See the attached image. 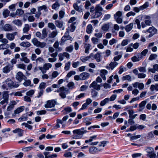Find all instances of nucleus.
<instances>
[{"label": "nucleus", "instance_id": "10", "mask_svg": "<svg viewBox=\"0 0 158 158\" xmlns=\"http://www.w3.org/2000/svg\"><path fill=\"white\" fill-rule=\"evenodd\" d=\"M17 32H15L12 33H7L6 34V37L10 41L13 40L15 38V36L17 35Z\"/></svg>", "mask_w": 158, "mask_h": 158}, {"label": "nucleus", "instance_id": "59", "mask_svg": "<svg viewBox=\"0 0 158 158\" xmlns=\"http://www.w3.org/2000/svg\"><path fill=\"white\" fill-rule=\"evenodd\" d=\"M70 64V62H68L65 64L64 69L66 71H68L69 69Z\"/></svg>", "mask_w": 158, "mask_h": 158}, {"label": "nucleus", "instance_id": "4", "mask_svg": "<svg viewBox=\"0 0 158 158\" xmlns=\"http://www.w3.org/2000/svg\"><path fill=\"white\" fill-rule=\"evenodd\" d=\"M52 67V64L50 63H46L44 65L43 67H40L39 68L43 73H45L46 71L50 69Z\"/></svg>", "mask_w": 158, "mask_h": 158}, {"label": "nucleus", "instance_id": "16", "mask_svg": "<svg viewBox=\"0 0 158 158\" xmlns=\"http://www.w3.org/2000/svg\"><path fill=\"white\" fill-rule=\"evenodd\" d=\"M90 74L89 73L83 72L80 74L81 80H85L89 77Z\"/></svg>", "mask_w": 158, "mask_h": 158}, {"label": "nucleus", "instance_id": "46", "mask_svg": "<svg viewBox=\"0 0 158 158\" xmlns=\"http://www.w3.org/2000/svg\"><path fill=\"white\" fill-rule=\"evenodd\" d=\"M148 6L149 2H146L143 5L140 6V9H141V10H143L148 7Z\"/></svg>", "mask_w": 158, "mask_h": 158}, {"label": "nucleus", "instance_id": "39", "mask_svg": "<svg viewBox=\"0 0 158 158\" xmlns=\"http://www.w3.org/2000/svg\"><path fill=\"white\" fill-rule=\"evenodd\" d=\"M10 11L8 9H6L2 13L3 15L5 18L7 17L10 14Z\"/></svg>", "mask_w": 158, "mask_h": 158}, {"label": "nucleus", "instance_id": "1", "mask_svg": "<svg viewBox=\"0 0 158 158\" xmlns=\"http://www.w3.org/2000/svg\"><path fill=\"white\" fill-rule=\"evenodd\" d=\"M19 84L16 81H13L10 78L6 79L4 81L2 86V88L4 89H12L18 87L19 86Z\"/></svg>", "mask_w": 158, "mask_h": 158}, {"label": "nucleus", "instance_id": "31", "mask_svg": "<svg viewBox=\"0 0 158 158\" xmlns=\"http://www.w3.org/2000/svg\"><path fill=\"white\" fill-rule=\"evenodd\" d=\"M118 64V63L115 61H112L110 64V69L113 70L114 68L116 67Z\"/></svg>", "mask_w": 158, "mask_h": 158}, {"label": "nucleus", "instance_id": "36", "mask_svg": "<svg viewBox=\"0 0 158 158\" xmlns=\"http://www.w3.org/2000/svg\"><path fill=\"white\" fill-rule=\"evenodd\" d=\"M30 28V27L28 24H25L24 27L23 29V33H25L28 32Z\"/></svg>", "mask_w": 158, "mask_h": 158}, {"label": "nucleus", "instance_id": "13", "mask_svg": "<svg viewBox=\"0 0 158 158\" xmlns=\"http://www.w3.org/2000/svg\"><path fill=\"white\" fill-rule=\"evenodd\" d=\"M13 65H8L4 67L3 69V72L5 73H7L9 72L10 71L13 69Z\"/></svg>", "mask_w": 158, "mask_h": 158}, {"label": "nucleus", "instance_id": "62", "mask_svg": "<svg viewBox=\"0 0 158 158\" xmlns=\"http://www.w3.org/2000/svg\"><path fill=\"white\" fill-rule=\"evenodd\" d=\"M138 69L141 72L145 73L146 72V69L145 67H139Z\"/></svg>", "mask_w": 158, "mask_h": 158}, {"label": "nucleus", "instance_id": "12", "mask_svg": "<svg viewBox=\"0 0 158 158\" xmlns=\"http://www.w3.org/2000/svg\"><path fill=\"white\" fill-rule=\"evenodd\" d=\"M73 7L75 10L79 12H81L83 11L82 5L79 6L77 3H75L73 4Z\"/></svg>", "mask_w": 158, "mask_h": 158}, {"label": "nucleus", "instance_id": "45", "mask_svg": "<svg viewBox=\"0 0 158 158\" xmlns=\"http://www.w3.org/2000/svg\"><path fill=\"white\" fill-rule=\"evenodd\" d=\"M35 91L33 89H31L26 93L27 95L31 97L34 94Z\"/></svg>", "mask_w": 158, "mask_h": 158}, {"label": "nucleus", "instance_id": "53", "mask_svg": "<svg viewBox=\"0 0 158 158\" xmlns=\"http://www.w3.org/2000/svg\"><path fill=\"white\" fill-rule=\"evenodd\" d=\"M148 52L147 49H145L143 51L140 53L138 54L139 55H141L143 57V56H145Z\"/></svg>", "mask_w": 158, "mask_h": 158}, {"label": "nucleus", "instance_id": "41", "mask_svg": "<svg viewBox=\"0 0 158 158\" xmlns=\"http://www.w3.org/2000/svg\"><path fill=\"white\" fill-rule=\"evenodd\" d=\"M31 42L34 45L37 47L40 41L36 38H34L32 40Z\"/></svg>", "mask_w": 158, "mask_h": 158}, {"label": "nucleus", "instance_id": "35", "mask_svg": "<svg viewBox=\"0 0 158 158\" xmlns=\"http://www.w3.org/2000/svg\"><path fill=\"white\" fill-rule=\"evenodd\" d=\"M109 102V98H106L101 102L100 103V105L101 106H103Z\"/></svg>", "mask_w": 158, "mask_h": 158}, {"label": "nucleus", "instance_id": "29", "mask_svg": "<svg viewBox=\"0 0 158 158\" xmlns=\"http://www.w3.org/2000/svg\"><path fill=\"white\" fill-rule=\"evenodd\" d=\"M91 47V45L89 44H85L84 48H85V53L87 54H88L89 53V50Z\"/></svg>", "mask_w": 158, "mask_h": 158}, {"label": "nucleus", "instance_id": "23", "mask_svg": "<svg viewBox=\"0 0 158 158\" xmlns=\"http://www.w3.org/2000/svg\"><path fill=\"white\" fill-rule=\"evenodd\" d=\"M147 103L146 101H142L139 105V111H141L145 107V106Z\"/></svg>", "mask_w": 158, "mask_h": 158}, {"label": "nucleus", "instance_id": "8", "mask_svg": "<svg viewBox=\"0 0 158 158\" xmlns=\"http://www.w3.org/2000/svg\"><path fill=\"white\" fill-rule=\"evenodd\" d=\"M56 102L54 100H48L45 105V107L46 108L54 107Z\"/></svg>", "mask_w": 158, "mask_h": 158}, {"label": "nucleus", "instance_id": "55", "mask_svg": "<svg viewBox=\"0 0 158 158\" xmlns=\"http://www.w3.org/2000/svg\"><path fill=\"white\" fill-rule=\"evenodd\" d=\"M74 83L73 82H69L67 84V86L69 89H73L74 87Z\"/></svg>", "mask_w": 158, "mask_h": 158}, {"label": "nucleus", "instance_id": "20", "mask_svg": "<svg viewBox=\"0 0 158 158\" xmlns=\"http://www.w3.org/2000/svg\"><path fill=\"white\" fill-rule=\"evenodd\" d=\"M2 98L4 100H5L9 101V95L8 92L7 91H4L2 93Z\"/></svg>", "mask_w": 158, "mask_h": 158}, {"label": "nucleus", "instance_id": "18", "mask_svg": "<svg viewBox=\"0 0 158 158\" xmlns=\"http://www.w3.org/2000/svg\"><path fill=\"white\" fill-rule=\"evenodd\" d=\"M48 35V32L46 28L43 29L42 31V35L41 39L43 40L46 38Z\"/></svg>", "mask_w": 158, "mask_h": 158}, {"label": "nucleus", "instance_id": "9", "mask_svg": "<svg viewBox=\"0 0 158 158\" xmlns=\"http://www.w3.org/2000/svg\"><path fill=\"white\" fill-rule=\"evenodd\" d=\"M102 86V85L98 84V83H96V81H93L89 85V87L90 88H92L93 89L99 91L101 89V87Z\"/></svg>", "mask_w": 158, "mask_h": 158}, {"label": "nucleus", "instance_id": "38", "mask_svg": "<svg viewBox=\"0 0 158 158\" xmlns=\"http://www.w3.org/2000/svg\"><path fill=\"white\" fill-rule=\"evenodd\" d=\"M58 32L57 31H53L49 35V37L52 38H55L57 35Z\"/></svg>", "mask_w": 158, "mask_h": 158}, {"label": "nucleus", "instance_id": "6", "mask_svg": "<svg viewBox=\"0 0 158 158\" xmlns=\"http://www.w3.org/2000/svg\"><path fill=\"white\" fill-rule=\"evenodd\" d=\"M157 30L153 27H150L149 28L146 30L143 31V32L146 33L149 32L150 33L149 35V37H150L152 36L153 35L156 34L157 33Z\"/></svg>", "mask_w": 158, "mask_h": 158}, {"label": "nucleus", "instance_id": "54", "mask_svg": "<svg viewBox=\"0 0 158 158\" xmlns=\"http://www.w3.org/2000/svg\"><path fill=\"white\" fill-rule=\"evenodd\" d=\"M20 60L22 61H24L26 63H29L30 62V60L28 59L27 57H22L20 59Z\"/></svg>", "mask_w": 158, "mask_h": 158}, {"label": "nucleus", "instance_id": "28", "mask_svg": "<svg viewBox=\"0 0 158 158\" xmlns=\"http://www.w3.org/2000/svg\"><path fill=\"white\" fill-rule=\"evenodd\" d=\"M55 24L58 27L61 28L63 27V22L62 21L57 20L55 21Z\"/></svg>", "mask_w": 158, "mask_h": 158}, {"label": "nucleus", "instance_id": "44", "mask_svg": "<svg viewBox=\"0 0 158 158\" xmlns=\"http://www.w3.org/2000/svg\"><path fill=\"white\" fill-rule=\"evenodd\" d=\"M48 27L52 30L56 29V27L52 23H50L48 24Z\"/></svg>", "mask_w": 158, "mask_h": 158}, {"label": "nucleus", "instance_id": "34", "mask_svg": "<svg viewBox=\"0 0 158 158\" xmlns=\"http://www.w3.org/2000/svg\"><path fill=\"white\" fill-rule=\"evenodd\" d=\"M93 30V27L91 24L88 25L86 28V32L88 34L91 33Z\"/></svg>", "mask_w": 158, "mask_h": 158}, {"label": "nucleus", "instance_id": "15", "mask_svg": "<svg viewBox=\"0 0 158 158\" xmlns=\"http://www.w3.org/2000/svg\"><path fill=\"white\" fill-rule=\"evenodd\" d=\"M102 52H98L94 55V58L98 62L101 61L102 58L101 57Z\"/></svg>", "mask_w": 158, "mask_h": 158}, {"label": "nucleus", "instance_id": "48", "mask_svg": "<svg viewBox=\"0 0 158 158\" xmlns=\"http://www.w3.org/2000/svg\"><path fill=\"white\" fill-rule=\"evenodd\" d=\"M52 38L49 37V36L48 35V37L46 39V42L48 44H51L53 43L54 41V40L52 39Z\"/></svg>", "mask_w": 158, "mask_h": 158}, {"label": "nucleus", "instance_id": "58", "mask_svg": "<svg viewBox=\"0 0 158 158\" xmlns=\"http://www.w3.org/2000/svg\"><path fill=\"white\" fill-rule=\"evenodd\" d=\"M122 55L121 54L119 55L116 56H114L113 58V60L114 61L116 62L119 60L122 57Z\"/></svg>", "mask_w": 158, "mask_h": 158}, {"label": "nucleus", "instance_id": "50", "mask_svg": "<svg viewBox=\"0 0 158 158\" xmlns=\"http://www.w3.org/2000/svg\"><path fill=\"white\" fill-rule=\"evenodd\" d=\"M102 14V12L95 11L94 15V18H97L100 16Z\"/></svg>", "mask_w": 158, "mask_h": 158}, {"label": "nucleus", "instance_id": "11", "mask_svg": "<svg viewBox=\"0 0 158 158\" xmlns=\"http://www.w3.org/2000/svg\"><path fill=\"white\" fill-rule=\"evenodd\" d=\"M26 78L25 76L21 72H18L16 75V79L19 81H21L23 79L24 80Z\"/></svg>", "mask_w": 158, "mask_h": 158}, {"label": "nucleus", "instance_id": "5", "mask_svg": "<svg viewBox=\"0 0 158 158\" xmlns=\"http://www.w3.org/2000/svg\"><path fill=\"white\" fill-rule=\"evenodd\" d=\"M73 39L69 35V32L68 31H67L65 33L64 35L63 36L61 39V43L60 44L62 45V43H64L67 40H70L72 41Z\"/></svg>", "mask_w": 158, "mask_h": 158}, {"label": "nucleus", "instance_id": "21", "mask_svg": "<svg viewBox=\"0 0 158 158\" xmlns=\"http://www.w3.org/2000/svg\"><path fill=\"white\" fill-rule=\"evenodd\" d=\"M142 58V57L141 55H137V56H135L131 58L132 61L134 62L138 61Z\"/></svg>", "mask_w": 158, "mask_h": 158}, {"label": "nucleus", "instance_id": "37", "mask_svg": "<svg viewBox=\"0 0 158 158\" xmlns=\"http://www.w3.org/2000/svg\"><path fill=\"white\" fill-rule=\"evenodd\" d=\"M24 12L23 10L20 9H17L16 11L17 15L19 16L22 15L23 14Z\"/></svg>", "mask_w": 158, "mask_h": 158}, {"label": "nucleus", "instance_id": "47", "mask_svg": "<svg viewBox=\"0 0 158 158\" xmlns=\"http://www.w3.org/2000/svg\"><path fill=\"white\" fill-rule=\"evenodd\" d=\"M157 57V55L155 54H151L148 60H152L155 59Z\"/></svg>", "mask_w": 158, "mask_h": 158}, {"label": "nucleus", "instance_id": "2", "mask_svg": "<svg viewBox=\"0 0 158 158\" xmlns=\"http://www.w3.org/2000/svg\"><path fill=\"white\" fill-rule=\"evenodd\" d=\"M87 132L86 130H85L84 127H82L80 129H77L73 131V135L72 138L73 139H79L81 138L83 135Z\"/></svg>", "mask_w": 158, "mask_h": 158}, {"label": "nucleus", "instance_id": "64", "mask_svg": "<svg viewBox=\"0 0 158 158\" xmlns=\"http://www.w3.org/2000/svg\"><path fill=\"white\" fill-rule=\"evenodd\" d=\"M122 15V13L120 11H118L114 15V18L120 17Z\"/></svg>", "mask_w": 158, "mask_h": 158}, {"label": "nucleus", "instance_id": "19", "mask_svg": "<svg viewBox=\"0 0 158 158\" xmlns=\"http://www.w3.org/2000/svg\"><path fill=\"white\" fill-rule=\"evenodd\" d=\"M24 110V106H20L18 108H17L16 110H15L14 111V115L13 114V116H15V114H18L20 112H22Z\"/></svg>", "mask_w": 158, "mask_h": 158}, {"label": "nucleus", "instance_id": "30", "mask_svg": "<svg viewBox=\"0 0 158 158\" xmlns=\"http://www.w3.org/2000/svg\"><path fill=\"white\" fill-rule=\"evenodd\" d=\"M150 89L152 92L154 90L158 91V84H156L155 85H151Z\"/></svg>", "mask_w": 158, "mask_h": 158}, {"label": "nucleus", "instance_id": "25", "mask_svg": "<svg viewBox=\"0 0 158 158\" xmlns=\"http://www.w3.org/2000/svg\"><path fill=\"white\" fill-rule=\"evenodd\" d=\"M133 23H131L125 27V29L127 32L130 31L133 28Z\"/></svg>", "mask_w": 158, "mask_h": 158}, {"label": "nucleus", "instance_id": "63", "mask_svg": "<svg viewBox=\"0 0 158 158\" xmlns=\"http://www.w3.org/2000/svg\"><path fill=\"white\" fill-rule=\"evenodd\" d=\"M27 118H28V117L27 115L25 116V115H23V116H22L20 118H19V120L20 122H21L22 121H26L27 119Z\"/></svg>", "mask_w": 158, "mask_h": 158}, {"label": "nucleus", "instance_id": "57", "mask_svg": "<svg viewBox=\"0 0 158 158\" xmlns=\"http://www.w3.org/2000/svg\"><path fill=\"white\" fill-rule=\"evenodd\" d=\"M81 60L83 62H85L89 59V57L87 56H82L80 58Z\"/></svg>", "mask_w": 158, "mask_h": 158}, {"label": "nucleus", "instance_id": "14", "mask_svg": "<svg viewBox=\"0 0 158 158\" xmlns=\"http://www.w3.org/2000/svg\"><path fill=\"white\" fill-rule=\"evenodd\" d=\"M2 30L5 31H11L13 30V27L10 24H6L3 26Z\"/></svg>", "mask_w": 158, "mask_h": 158}, {"label": "nucleus", "instance_id": "56", "mask_svg": "<svg viewBox=\"0 0 158 158\" xmlns=\"http://www.w3.org/2000/svg\"><path fill=\"white\" fill-rule=\"evenodd\" d=\"M76 72L74 71H71L67 75L66 77H70L72 75L75 74Z\"/></svg>", "mask_w": 158, "mask_h": 158}, {"label": "nucleus", "instance_id": "33", "mask_svg": "<svg viewBox=\"0 0 158 158\" xmlns=\"http://www.w3.org/2000/svg\"><path fill=\"white\" fill-rule=\"evenodd\" d=\"M97 148L95 147H92L89 148V151L90 153L94 154L97 151Z\"/></svg>", "mask_w": 158, "mask_h": 158}, {"label": "nucleus", "instance_id": "42", "mask_svg": "<svg viewBox=\"0 0 158 158\" xmlns=\"http://www.w3.org/2000/svg\"><path fill=\"white\" fill-rule=\"evenodd\" d=\"M17 67L23 70L26 69V65L23 64H16Z\"/></svg>", "mask_w": 158, "mask_h": 158}, {"label": "nucleus", "instance_id": "17", "mask_svg": "<svg viewBox=\"0 0 158 158\" xmlns=\"http://www.w3.org/2000/svg\"><path fill=\"white\" fill-rule=\"evenodd\" d=\"M23 131L20 128H17L14 130L13 132L14 133H18V135L19 136L21 137L23 136Z\"/></svg>", "mask_w": 158, "mask_h": 158}, {"label": "nucleus", "instance_id": "49", "mask_svg": "<svg viewBox=\"0 0 158 158\" xmlns=\"http://www.w3.org/2000/svg\"><path fill=\"white\" fill-rule=\"evenodd\" d=\"M43 10H44L45 11L47 10V7L46 5H44L38 7V11L41 12V11Z\"/></svg>", "mask_w": 158, "mask_h": 158}, {"label": "nucleus", "instance_id": "32", "mask_svg": "<svg viewBox=\"0 0 158 158\" xmlns=\"http://www.w3.org/2000/svg\"><path fill=\"white\" fill-rule=\"evenodd\" d=\"M60 4L58 2H56L52 6V8L55 10H57L60 6Z\"/></svg>", "mask_w": 158, "mask_h": 158}, {"label": "nucleus", "instance_id": "51", "mask_svg": "<svg viewBox=\"0 0 158 158\" xmlns=\"http://www.w3.org/2000/svg\"><path fill=\"white\" fill-rule=\"evenodd\" d=\"M16 4H12L9 6V9L12 11H13L15 10V7Z\"/></svg>", "mask_w": 158, "mask_h": 158}, {"label": "nucleus", "instance_id": "43", "mask_svg": "<svg viewBox=\"0 0 158 158\" xmlns=\"http://www.w3.org/2000/svg\"><path fill=\"white\" fill-rule=\"evenodd\" d=\"M73 49V47L72 45H70L69 46L67 47L65 50L68 52H72Z\"/></svg>", "mask_w": 158, "mask_h": 158}, {"label": "nucleus", "instance_id": "26", "mask_svg": "<svg viewBox=\"0 0 158 158\" xmlns=\"http://www.w3.org/2000/svg\"><path fill=\"white\" fill-rule=\"evenodd\" d=\"M109 27L110 25L109 23L104 24L102 27L101 29L103 31L106 32L108 30Z\"/></svg>", "mask_w": 158, "mask_h": 158}, {"label": "nucleus", "instance_id": "52", "mask_svg": "<svg viewBox=\"0 0 158 158\" xmlns=\"http://www.w3.org/2000/svg\"><path fill=\"white\" fill-rule=\"evenodd\" d=\"M65 14V12L63 10H60L59 12V19H62L64 16Z\"/></svg>", "mask_w": 158, "mask_h": 158}, {"label": "nucleus", "instance_id": "27", "mask_svg": "<svg viewBox=\"0 0 158 158\" xmlns=\"http://www.w3.org/2000/svg\"><path fill=\"white\" fill-rule=\"evenodd\" d=\"M19 45L22 47L28 48L31 46V44L28 42H23L21 43Z\"/></svg>", "mask_w": 158, "mask_h": 158}, {"label": "nucleus", "instance_id": "3", "mask_svg": "<svg viewBox=\"0 0 158 158\" xmlns=\"http://www.w3.org/2000/svg\"><path fill=\"white\" fill-rule=\"evenodd\" d=\"M56 91L59 93V95L63 99L65 98L66 97V95L69 93V90L64 86L61 87Z\"/></svg>", "mask_w": 158, "mask_h": 158}, {"label": "nucleus", "instance_id": "22", "mask_svg": "<svg viewBox=\"0 0 158 158\" xmlns=\"http://www.w3.org/2000/svg\"><path fill=\"white\" fill-rule=\"evenodd\" d=\"M128 112L130 118L134 119L135 118L136 116L137 115V114L134 115L133 114L134 113V112L132 110H128Z\"/></svg>", "mask_w": 158, "mask_h": 158}, {"label": "nucleus", "instance_id": "60", "mask_svg": "<svg viewBox=\"0 0 158 158\" xmlns=\"http://www.w3.org/2000/svg\"><path fill=\"white\" fill-rule=\"evenodd\" d=\"M46 86V84L44 82L41 83L39 86V88L40 89L43 90L44 89Z\"/></svg>", "mask_w": 158, "mask_h": 158}, {"label": "nucleus", "instance_id": "61", "mask_svg": "<svg viewBox=\"0 0 158 158\" xmlns=\"http://www.w3.org/2000/svg\"><path fill=\"white\" fill-rule=\"evenodd\" d=\"M91 92L92 97H95L97 96L98 92L94 90V89H91Z\"/></svg>", "mask_w": 158, "mask_h": 158}, {"label": "nucleus", "instance_id": "24", "mask_svg": "<svg viewBox=\"0 0 158 158\" xmlns=\"http://www.w3.org/2000/svg\"><path fill=\"white\" fill-rule=\"evenodd\" d=\"M12 23L19 27H21L22 25V21L19 19H16L14 20L12 22Z\"/></svg>", "mask_w": 158, "mask_h": 158}, {"label": "nucleus", "instance_id": "40", "mask_svg": "<svg viewBox=\"0 0 158 158\" xmlns=\"http://www.w3.org/2000/svg\"><path fill=\"white\" fill-rule=\"evenodd\" d=\"M122 80L123 81L127 80L129 81H131V78L130 75H127L123 76L122 78Z\"/></svg>", "mask_w": 158, "mask_h": 158}, {"label": "nucleus", "instance_id": "7", "mask_svg": "<svg viewBox=\"0 0 158 158\" xmlns=\"http://www.w3.org/2000/svg\"><path fill=\"white\" fill-rule=\"evenodd\" d=\"M146 150L147 152V156L149 157H152L156 156V154L154 152V148L151 147H147Z\"/></svg>", "mask_w": 158, "mask_h": 158}]
</instances>
